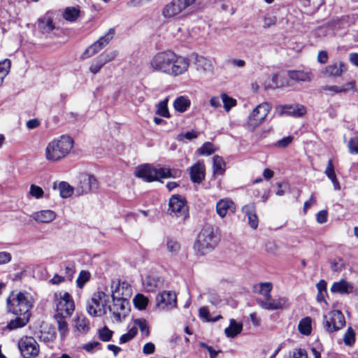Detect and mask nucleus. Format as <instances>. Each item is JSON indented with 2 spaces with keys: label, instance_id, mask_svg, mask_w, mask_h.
<instances>
[{
  "label": "nucleus",
  "instance_id": "obj_31",
  "mask_svg": "<svg viewBox=\"0 0 358 358\" xmlns=\"http://www.w3.org/2000/svg\"><path fill=\"white\" fill-rule=\"evenodd\" d=\"M191 105L190 99L185 96H180L177 97L173 102L175 110L179 113L185 112Z\"/></svg>",
  "mask_w": 358,
  "mask_h": 358
},
{
  "label": "nucleus",
  "instance_id": "obj_2",
  "mask_svg": "<svg viewBox=\"0 0 358 358\" xmlns=\"http://www.w3.org/2000/svg\"><path fill=\"white\" fill-rule=\"evenodd\" d=\"M73 146V139L66 135L53 139L46 146L45 158L50 162H57L65 157Z\"/></svg>",
  "mask_w": 358,
  "mask_h": 358
},
{
  "label": "nucleus",
  "instance_id": "obj_10",
  "mask_svg": "<svg viewBox=\"0 0 358 358\" xmlns=\"http://www.w3.org/2000/svg\"><path fill=\"white\" fill-rule=\"evenodd\" d=\"M55 301L57 308V314L66 315L70 317L74 310L75 303L73 298L68 292H59L55 294Z\"/></svg>",
  "mask_w": 358,
  "mask_h": 358
},
{
  "label": "nucleus",
  "instance_id": "obj_61",
  "mask_svg": "<svg viewBox=\"0 0 358 358\" xmlns=\"http://www.w3.org/2000/svg\"><path fill=\"white\" fill-rule=\"evenodd\" d=\"M12 259V256L10 252H0V264H6L9 263Z\"/></svg>",
  "mask_w": 358,
  "mask_h": 358
},
{
  "label": "nucleus",
  "instance_id": "obj_60",
  "mask_svg": "<svg viewBox=\"0 0 358 358\" xmlns=\"http://www.w3.org/2000/svg\"><path fill=\"white\" fill-rule=\"evenodd\" d=\"M100 343L97 341H91L87 343L83 344L80 348L85 350L87 352H92L94 350L97 348Z\"/></svg>",
  "mask_w": 358,
  "mask_h": 358
},
{
  "label": "nucleus",
  "instance_id": "obj_9",
  "mask_svg": "<svg viewBox=\"0 0 358 358\" xmlns=\"http://www.w3.org/2000/svg\"><path fill=\"white\" fill-rule=\"evenodd\" d=\"M108 302V296L102 291L95 293L87 305V313L94 317L106 313V306Z\"/></svg>",
  "mask_w": 358,
  "mask_h": 358
},
{
  "label": "nucleus",
  "instance_id": "obj_7",
  "mask_svg": "<svg viewBox=\"0 0 358 358\" xmlns=\"http://www.w3.org/2000/svg\"><path fill=\"white\" fill-rule=\"evenodd\" d=\"M323 327L329 334H332L345 325V319L340 310H331L323 317Z\"/></svg>",
  "mask_w": 358,
  "mask_h": 358
},
{
  "label": "nucleus",
  "instance_id": "obj_30",
  "mask_svg": "<svg viewBox=\"0 0 358 358\" xmlns=\"http://www.w3.org/2000/svg\"><path fill=\"white\" fill-rule=\"evenodd\" d=\"M38 28L43 34L50 33L55 27L50 17L45 15L38 20Z\"/></svg>",
  "mask_w": 358,
  "mask_h": 358
},
{
  "label": "nucleus",
  "instance_id": "obj_40",
  "mask_svg": "<svg viewBox=\"0 0 358 358\" xmlns=\"http://www.w3.org/2000/svg\"><path fill=\"white\" fill-rule=\"evenodd\" d=\"M80 10L75 7H68L64 13V18L69 22H75L79 17Z\"/></svg>",
  "mask_w": 358,
  "mask_h": 358
},
{
  "label": "nucleus",
  "instance_id": "obj_62",
  "mask_svg": "<svg viewBox=\"0 0 358 358\" xmlns=\"http://www.w3.org/2000/svg\"><path fill=\"white\" fill-rule=\"evenodd\" d=\"M328 213L327 210H320L317 214V222L320 224H324L327 221Z\"/></svg>",
  "mask_w": 358,
  "mask_h": 358
},
{
  "label": "nucleus",
  "instance_id": "obj_56",
  "mask_svg": "<svg viewBox=\"0 0 358 358\" xmlns=\"http://www.w3.org/2000/svg\"><path fill=\"white\" fill-rule=\"evenodd\" d=\"M198 137V133L195 131H187L185 134H180L178 136L177 140L179 141H183L185 138L187 140H192Z\"/></svg>",
  "mask_w": 358,
  "mask_h": 358
},
{
  "label": "nucleus",
  "instance_id": "obj_49",
  "mask_svg": "<svg viewBox=\"0 0 358 358\" xmlns=\"http://www.w3.org/2000/svg\"><path fill=\"white\" fill-rule=\"evenodd\" d=\"M131 327H136V328H137V327H138L143 334H144L145 336H148V334H149L148 327L147 325L146 320L145 319H143V318L135 319L134 320V325H132Z\"/></svg>",
  "mask_w": 358,
  "mask_h": 358
},
{
  "label": "nucleus",
  "instance_id": "obj_35",
  "mask_svg": "<svg viewBox=\"0 0 358 358\" xmlns=\"http://www.w3.org/2000/svg\"><path fill=\"white\" fill-rule=\"evenodd\" d=\"M159 284V279L150 275L145 277L143 280V287L148 292H154L158 287Z\"/></svg>",
  "mask_w": 358,
  "mask_h": 358
},
{
  "label": "nucleus",
  "instance_id": "obj_4",
  "mask_svg": "<svg viewBox=\"0 0 358 358\" xmlns=\"http://www.w3.org/2000/svg\"><path fill=\"white\" fill-rule=\"evenodd\" d=\"M197 0H171L162 8V17L166 20L178 19L188 8L193 6Z\"/></svg>",
  "mask_w": 358,
  "mask_h": 358
},
{
  "label": "nucleus",
  "instance_id": "obj_3",
  "mask_svg": "<svg viewBox=\"0 0 358 358\" xmlns=\"http://www.w3.org/2000/svg\"><path fill=\"white\" fill-rule=\"evenodd\" d=\"M217 240L215 228L211 225H205L197 236L194 245V251L198 255H205L214 249Z\"/></svg>",
  "mask_w": 358,
  "mask_h": 358
},
{
  "label": "nucleus",
  "instance_id": "obj_51",
  "mask_svg": "<svg viewBox=\"0 0 358 358\" xmlns=\"http://www.w3.org/2000/svg\"><path fill=\"white\" fill-rule=\"evenodd\" d=\"M90 279V273L87 271H80L77 280V286L79 288H83L85 284L88 282Z\"/></svg>",
  "mask_w": 358,
  "mask_h": 358
},
{
  "label": "nucleus",
  "instance_id": "obj_64",
  "mask_svg": "<svg viewBox=\"0 0 358 358\" xmlns=\"http://www.w3.org/2000/svg\"><path fill=\"white\" fill-rule=\"evenodd\" d=\"M293 358H308V355L305 350L299 348L293 352Z\"/></svg>",
  "mask_w": 358,
  "mask_h": 358
},
{
  "label": "nucleus",
  "instance_id": "obj_33",
  "mask_svg": "<svg viewBox=\"0 0 358 358\" xmlns=\"http://www.w3.org/2000/svg\"><path fill=\"white\" fill-rule=\"evenodd\" d=\"M288 75L292 80L296 81L310 82L313 78L310 73L303 71H289Z\"/></svg>",
  "mask_w": 358,
  "mask_h": 358
},
{
  "label": "nucleus",
  "instance_id": "obj_58",
  "mask_svg": "<svg viewBox=\"0 0 358 358\" xmlns=\"http://www.w3.org/2000/svg\"><path fill=\"white\" fill-rule=\"evenodd\" d=\"M351 154H358V138H351L348 144Z\"/></svg>",
  "mask_w": 358,
  "mask_h": 358
},
{
  "label": "nucleus",
  "instance_id": "obj_44",
  "mask_svg": "<svg viewBox=\"0 0 358 358\" xmlns=\"http://www.w3.org/2000/svg\"><path fill=\"white\" fill-rule=\"evenodd\" d=\"M128 332L122 334L120 338V343H125L131 341L137 334L138 330L136 327L128 326Z\"/></svg>",
  "mask_w": 358,
  "mask_h": 358
},
{
  "label": "nucleus",
  "instance_id": "obj_16",
  "mask_svg": "<svg viewBox=\"0 0 358 358\" xmlns=\"http://www.w3.org/2000/svg\"><path fill=\"white\" fill-rule=\"evenodd\" d=\"M129 304L127 300L113 299V304L108 308L115 321L121 322L127 317L129 310Z\"/></svg>",
  "mask_w": 358,
  "mask_h": 358
},
{
  "label": "nucleus",
  "instance_id": "obj_53",
  "mask_svg": "<svg viewBox=\"0 0 358 358\" xmlns=\"http://www.w3.org/2000/svg\"><path fill=\"white\" fill-rule=\"evenodd\" d=\"M104 63L101 61V59L98 57L96 59L92 62L90 67V71L93 74L98 73L101 68L104 66Z\"/></svg>",
  "mask_w": 358,
  "mask_h": 358
},
{
  "label": "nucleus",
  "instance_id": "obj_34",
  "mask_svg": "<svg viewBox=\"0 0 358 358\" xmlns=\"http://www.w3.org/2000/svg\"><path fill=\"white\" fill-rule=\"evenodd\" d=\"M355 87V83L354 81L348 83L345 86L343 87H338L336 85H326L323 87V90L324 91H329L332 92L334 93H341V92H346L349 90H353Z\"/></svg>",
  "mask_w": 358,
  "mask_h": 358
},
{
  "label": "nucleus",
  "instance_id": "obj_5",
  "mask_svg": "<svg viewBox=\"0 0 358 358\" xmlns=\"http://www.w3.org/2000/svg\"><path fill=\"white\" fill-rule=\"evenodd\" d=\"M271 110V106L268 102H264L257 106L248 115L245 127L248 130L253 131L266 120Z\"/></svg>",
  "mask_w": 358,
  "mask_h": 358
},
{
  "label": "nucleus",
  "instance_id": "obj_38",
  "mask_svg": "<svg viewBox=\"0 0 358 358\" xmlns=\"http://www.w3.org/2000/svg\"><path fill=\"white\" fill-rule=\"evenodd\" d=\"M278 77V74H274L271 78H268L266 80H265L263 83L264 89L268 90L282 87L283 83L279 82Z\"/></svg>",
  "mask_w": 358,
  "mask_h": 358
},
{
  "label": "nucleus",
  "instance_id": "obj_43",
  "mask_svg": "<svg viewBox=\"0 0 358 358\" xmlns=\"http://www.w3.org/2000/svg\"><path fill=\"white\" fill-rule=\"evenodd\" d=\"M135 307L139 310H144L148 303V299L144 295L138 294L133 299Z\"/></svg>",
  "mask_w": 358,
  "mask_h": 358
},
{
  "label": "nucleus",
  "instance_id": "obj_22",
  "mask_svg": "<svg viewBox=\"0 0 358 358\" xmlns=\"http://www.w3.org/2000/svg\"><path fill=\"white\" fill-rule=\"evenodd\" d=\"M190 178L194 183H201L205 178V165L199 161L190 168Z\"/></svg>",
  "mask_w": 358,
  "mask_h": 358
},
{
  "label": "nucleus",
  "instance_id": "obj_8",
  "mask_svg": "<svg viewBox=\"0 0 358 358\" xmlns=\"http://www.w3.org/2000/svg\"><path fill=\"white\" fill-rule=\"evenodd\" d=\"M189 67V60L188 58L176 55L173 52L170 58V62L164 74L172 77H177L185 73L188 71Z\"/></svg>",
  "mask_w": 358,
  "mask_h": 358
},
{
  "label": "nucleus",
  "instance_id": "obj_20",
  "mask_svg": "<svg viewBox=\"0 0 358 358\" xmlns=\"http://www.w3.org/2000/svg\"><path fill=\"white\" fill-rule=\"evenodd\" d=\"M98 187V181L94 176L84 174L80 176L78 191L80 194H87L91 190L96 189Z\"/></svg>",
  "mask_w": 358,
  "mask_h": 358
},
{
  "label": "nucleus",
  "instance_id": "obj_13",
  "mask_svg": "<svg viewBox=\"0 0 358 358\" xmlns=\"http://www.w3.org/2000/svg\"><path fill=\"white\" fill-rule=\"evenodd\" d=\"M18 347L24 358H35L39 353V345L31 336L22 338L18 343Z\"/></svg>",
  "mask_w": 358,
  "mask_h": 358
},
{
  "label": "nucleus",
  "instance_id": "obj_36",
  "mask_svg": "<svg viewBox=\"0 0 358 358\" xmlns=\"http://www.w3.org/2000/svg\"><path fill=\"white\" fill-rule=\"evenodd\" d=\"M225 162L222 157L215 155L213 158V169L215 174L222 175L225 171Z\"/></svg>",
  "mask_w": 358,
  "mask_h": 358
},
{
  "label": "nucleus",
  "instance_id": "obj_11",
  "mask_svg": "<svg viewBox=\"0 0 358 358\" xmlns=\"http://www.w3.org/2000/svg\"><path fill=\"white\" fill-rule=\"evenodd\" d=\"M168 212L170 215L185 220L188 215V208L185 199L179 195H173L169 200Z\"/></svg>",
  "mask_w": 358,
  "mask_h": 358
},
{
  "label": "nucleus",
  "instance_id": "obj_25",
  "mask_svg": "<svg viewBox=\"0 0 358 358\" xmlns=\"http://www.w3.org/2000/svg\"><path fill=\"white\" fill-rule=\"evenodd\" d=\"M242 211L246 215L248 219L250 226L252 229H257L258 227V218L256 213V208L254 203H249L244 206Z\"/></svg>",
  "mask_w": 358,
  "mask_h": 358
},
{
  "label": "nucleus",
  "instance_id": "obj_12",
  "mask_svg": "<svg viewBox=\"0 0 358 358\" xmlns=\"http://www.w3.org/2000/svg\"><path fill=\"white\" fill-rule=\"evenodd\" d=\"M114 35V29H110L104 36H101L99 40L95 41L85 50L81 58L85 59L99 52L109 43V42L113 39Z\"/></svg>",
  "mask_w": 358,
  "mask_h": 358
},
{
  "label": "nucleus",
  "instance_id": "obj_17",
  "mask_svg": "<svg viewBox=\"0 0 358 358\" xmlns=\"http://www.w3.org/2000/svg\"><path fill=\"white\" fill-rule=\"evenodd\" d=\"M156 304L161 310H169L173 308L177 305V298L174 292L164 291L158 294L156 298Z\"/></svg>",
  "mask_w": 358,
  "mask_h": 358
},
{
  "label": "nucleus",
  "instance_id": "obj_18",
  "mask_svg": "<svg viewBox=\"0 0 358 358\" xmlns=\"http://www.w3.org/2000/svg\"><path fill=\"white\" fill-rule=\"evenodd\" d=\"M279 115H290L299 117L306 113V108L303 105H281L276 108Z\"/></svg>",
  "mask_w": 358,
  "mask_h": 358
},
{
  "label": "nucleus",
  "instance_id": "obj_50",
  "mask_svg": "<svg viewBox=\"0 0 358 358\" xmlns=\"http://www.w3.org/2000/svg\"><path fill=\"white\" fill-rule=\"evenodd\" d=\"M29 194L32 197L36 199H40L43 197L44 191L41 187L36 185L34 184H31L30 185Z\"/></svg>",
  "mask_w": 358,
  "mask_h": 358
},
{
  "label": "nucleus",
  "instance_id": "obj_48",
  "mask_svg": "<svg viewBox=\"0 0 358 358\" xmlns=\"http://www.w3.org/2000/svg\"><path fill=\"white\" fill-rule=\"evenodd\" d=\"M166 248L169 252L176 254L180 249V245L176 240L168 238L166 239Z\"/></svg>",
  "mask_w": 358,
  "mask_h": 358
},
{
  "label": "nucleus",
  "instance_id": "obj_1",
  "mask_svg": "<svg viewBox=\"0 0 358 358\" xmlns=\"http://www.w3.org/2000/svg\"><path fill=\"white\" fill-rule=\"evenodd\" d=\"M34 302V298L29 292L12 291L6 299V309L13 315L30 317Z\"/></svg>",
  "mask_w": 358,
  "mask_h": 358
},
{
  "label": "nucleus",
  "instance_id": "obj_24",
  "mask_svg": "<svg viewBox=\"0 0 358 358\" xmlns=\"http://www.w3.org/2000/svg\"><path fill=\"white\" fill-rule=\"evenodd\" d=\"M29 318L28 316H18L15 319L10 320L6 326L1 327L0 330L2 334H4L6 331H10L22 328L29 322Z\"/></svg>",
  "mask_w": 358,
  "mask_h": 358
},
{
  "label": "nucleus",
  "instance_id": "obj_15",
  "mask_svg": "<svg viewBox=\"0 0 358 358\" xmlns=\"http://www.w3.org/2000/svg\"><path fill=\"white\" fill-rule=\"evenodd\" d=\"M113 299L127 300L132 295V288L127 281L113 280L110 285Z\"/></svg>",
  "mask_w": 358,
  "mask_h": 358
},
{
  "label": "nucleus",
  "instance_id": "obj_55",
  "mask_svg": "<svg viewBox=\"0 0 358 358\" xmlns=\"http://www.w3.org/2000/svg\"><path fill=\"white\" fill-rule=\"evenodd\" d=\"M117 55V52L116 51H111L110 52L102 54L99 56V57L101 59V61L104 63V64L113 61Z\"/></svg>",
  "mask_w": 358,
  "mask_h": 358
},
{
  "label": "nucleus",
  "instance_id": "obj_42",
  "mask_svg": "<svg viewBox=\"0 0 358 358\" xmlns=\"http://www.w3.org/2000/svg\"><path fill=\"white\" fill-rule=\"evenodd\" d=\"M59 194L62 198L71 196L73 192V188L66 182H61L58 185Z\"/></svg>",
  "mask_w": 358,
  "mask_h": 358
},
{
  "label": "nucleus",
  "instance_id": "obj_21",
  "mask_svg": "<svg viewBox=\"0 0 358 358\" xmlns=\"http://www.w3.org/2000/svg\"><path fill=\"white\" fill-rule=\"evenodd\" d=\"M236 210L234 203L229 199H220L216 204V213L222 218L224 217L228 211L234 213Z\"/></svg>",
  "mask_w": 358,
  "mask_h": 358
},
{
  "label": "nucleus",
  "instance_id": "obj_59",
  "mask_svg": "<svg viewBox=\"0 0 358 358\" xmlns=\"http://www.w3.org/2000/svg\"><path fill=\"white\" fill-rule=\"evenodd\" d=\"M343 264L341 259H335L331 262V268L334 272H339L342 270Z\"/></svg>",
  "mask_w": 358,
  "mask_h": 358
},
{
  "label": "nucleus",
  "instance_id": "obj_19",
  "mask_svg": "<svg viewBox=\"0 0 358 358\" xmlns=\"http://www.w3.org/2000/svg\"><path fill=\"white\" fill-rule=\"evenodd\" d=\"M257 301L262 308L273 310L281 309L285 307L287 299L285 297L273 299L271 296H270L267 298L259 299Z\"/></svg>",
  "mask_w": 358,
  "mask_h": 358
},
{
  "label": "nucleus",
  "instance_id": "obj_47",
  "mask_svg": "<svg viewBox=\"0 0 358 358\" xmlns=\"http://www.w3.org/2000/svg\"><path fill=\"white\" fill-rule=\"evenodd\" d=\"M222 101L224 104V108L227 112H229L233 107L236 105V100L229 96L226 94L221 95Z\"/></svg>",
  "mask_w": 358,
  "mask_h": 358
},
{
  "label": "nucleus",
  "instance_id": "obj_14",
  "mask_svg": "<svg viewBox=\"0 0 358 358\" xmlns=\"http://www.w3.org/2000/svg\"><path fill=\"white\" fill-rule=\"evenodd\" d=\"M172 52V51H162L156 53L149 62V66L152 71L165 73Z\"/></svg>",
  "mask_w": 358,
  "mask_h": 358
},
{
  "label": "nucleus",
  "instance_id": "obj_46",
  "mask_svg": "<svg viewBox=\"0 0 358 358\" xmlns=\"http://www.w3.org/2000/svg\"><path fill=\"white\" fill-rule=\"evenodd\" d=\"M345 345L352 346L355 342V333L352 327H349L343 336Z\"/></svg>",
  "mask_w": 358,
  "mask_h": 358
},
{
  "label": "nucleus",
  "instance_id": "obj_26",
  "mask_svg": "<svg viewBox=\"0 0 358 358\" xmlns=\"http://www.w3.org/2000/svg\"><path fill=\"white\" fill-rule=\"evenodd\" d=\"M73 322L74 328L79 334H85L90 329V322L83 314H78Z\"/></svg>",
  "mask_w": 358,
  "mask_h": 358
},
{
  "label": "nucleus",
  "instance_id": "obj_27",
  "mask_svg": "<svg viewBox=\"0 0 358 358\" xmlns=\"http://www.w3.org/2000/svg\"><path fill=\"white\" fill-rule=\"evenodd\" d=\"M353 287L346 280H341L333 283L331 291L341 294H348L352 292Z\"/></svg>",
  "mask_w": 358,
  "mask_h": 358
},
{
  "label": "nucleus",
  "instance_id": "obj_63",
  "mask_svg": "<svg viewBox=\"0 0 358 358\" xmlns=\"http://www.w3.org/2000/svg\"><path fill=\"white\" fill-rule=\"evenodd\" d=\"M197 63L199 66H203L204 71L210 69L211 66L210 61L202 57L197 59Z\"/></svg>",
  "mask_w": 358,
  "mask_h": 358
},
{
  "label": "nucleus",
  "instance_id": "obj_57",
  "mask_svg": "<svg viewBox=\"0 0 358 358\" xmlns=\"http://www.w3.org/2000/svg\"><path fill=\"white\" fill-rule=\"evenodd\" d=\"M293 141V137L291 136L285 137L275 143V146L279 148H287Z\"/></svg>",
  "mask_w": 358,
  "mask_h": 358
},
{
  "label": "nucleus",
  "instance_id": "obj_52",
  "mask_svg": "<svg viewBox=\"0 0 358 358\" xmlns=\"http://www.w3.org/2000/svg\"><path fill=\"white\" fill-rule=\"evenodd\" d=\"M198 152L201 155H210L213 152V145L210 142H206L198 150Z\"/></svg>",
  "mask_w": 358,
  "mask_h": 358
},
{
  "label": "nucleus",
  "instance_id": "obj_54",
  "mask_svg": "<svg viewBox=\"0 0 358 358\" xmlns=\"http://www.w3.org/2000/svg\"><path fill=\"white\" fill-rule=\"evenodd\" d=\"M112 335L113 331L106 327L102 328L99 331V338L104 342L109 341Z\"/></svg>",
  "mask_w": 358,
  "mask_h": 358
},
{
  "label": "nucleus",
  "instance_id": "obj_32",
  "mask_svg": "<svg viewBox=\"0 0 358 358\" xmlns=\"http://www.w3.org/2000/svg\"><path fill=\"white\" fill-rule=\"evenodd\" d=\"M243 329V324L237 322L235 320L231 319L229 326L225 329L224 333L227 337L234 338L239 334Z\"/></svg>",
  "mask_w": 358,
  "mask_h": 358
},
{
  "label": "nucleus",
  "instance_id": "obj_29",
  "mask_svg": "<svg viewBox=\"0 0 358 358\" xmlns=\"http://www.w3.org/2000/svg\"><path fill=\"white\" fill-rule=\"evenodd\" d=\"M345 71L346 67L344 63H334L326 67L325 73L329 76L338 77L341 76Z\"/></svg>",
  "mask_w": 358,
  "mask_h": 358
},
{
  "label": "nucleus",
  "instance_id": "obj_23",
  "mask_svg": "<svg viewBox=\"0 0 358 358\" xmlns=\"http://www.w3.org/2000/svg\"><path fill=\"white\" fill-rule=\"evenodd\" d=\"M57 214L52 210H43L34 213L31 217L38 223H50L55 220Z\"/></svg>",
  "mask_w": 358,
  "mask_h": 358
},
{
  "label": "nucleus",
  "instance_id": "obj_45",
  "mask_svg": "<svg viewBox=\"0 0 358 358\" xmlns=\"http://www.w3.org/2000/svg\"><path fill=\"white\" fill-rule=\"evenodd\" d=\"M167 100L160 101L157 106L156 113L164 117H169L170 114L167 106Z\"/></svg>",
  "mask_w": 358,
  "mask_h": 358
},
{
  "label": "nucleus",
  "instance_id": "obj_6",
  "mask_svg": "<svg viewBox=\"0 0 358 358\" xmlns=\"http://www.w3.org/2000/svg\"><path fill=\"white\" fill-rule=\"evenodd\" d=\"M164 168L155 169L149 164H143L136 168L134 174L145 182H152L170 176Z\"/></svg>",
  "mask_w": 358,
  "mask_h": 358
},
{
  "label": "nucleus",
  "instance_id": "obj_37",
  "mask_svg": "<svg viewBox=\"0 0 358 358\" xmlns=\"http://www.w3.org/2000/svg\"><path fill=\"white\" fill-rule=\"evenodd\" d=\"M311 322V318L309 317L301 319L298 325L299 332L306 336L310 334L312 330Z\"/></svg>",
  "mask_w": 358,
  "mask_h": 358
},
{
  "label": "nucleus",
  "instance_id": "obj_41",
  "mask_svg": "<svg viewBox=\"0 0 358 358\" xmlns=\"http://www.w3.org/2000/svg\"><path fill=\"white\" fill-rule=\"evenodd\" d=\"M11 62L8 59H5L0 62V86L3 84L4 78L8 74Z\"/></svg>",
  "mask_w": 358,
  "mask_h": 358
},
{
  "label": "nucleus",
  "instance_id": "obj_39",
  "mask_svg": "<svg viewBox=\"0 0 358 358\" xmlns=\"http://www.w3.org/2000/svg\"><path fill=\"white\" fill-rule=\"evenodd\" d=\"M272 288V284L268 282H262L255 286L256 292L262 295L264 298H267L271 296Z\"/></svg>",
  "mask_w": 358,
  "mask_h": 358
},
{
  "label": "nucleus",
  "instance_id": "obj_28",
  "mask_svg": "<svg viewBox=\"0 0 358 358\" xmlns=\"http://www.w3.org/2000/svg\"><path fill=\"white\" fill-rule=\"evenodd\" d=\"M55 319L57 324V329L62 339H64L69 334V329L65 316L61 314H55Z\"/></svg>",
  "mask_w": 358,
  "mask_h": 358
}]
</instances>
